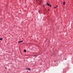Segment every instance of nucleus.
<instances>
[{"label":"nucleus","mask_w":73,"mask_h":73,"mask_svg":"<svg viewBox=\"0 0 73 73\" xmlns=\"http://www.w3.org/2000/svg\"><path fill=\"white\" fill-rule=\"evenodd\" d=\"M48 3H46V5H47L48 6H49L50 5Z\"/></svg>","instance_id":"f257e3e1"},{"label":"nucleus","mask_w":73,"mask_h":73,"mask_svg":"<svg viewBox=\"0 0 73 73\" xmlns=\"http://www.w3.org/2000/svg\"><path fill=\"white\" fill-rule=\"evenodd\" d=\"M23 42V41H19L18 42L19 43H21V42Z\"/></svg>","instance_id":"f03ea898"},{"label":"nucleus","mask_w":73,"mask_h":73,"mask_svg":"<svg viewBox=\"0 0 73 73\" xmlns=\"http://www.w3.org/2000/svg\"><path fill=\"white\" fill-rule=\"evenodd\" d=\"M65 2L64 1V2H63V5H65Z\"/></svg>","instance_id":"7ed1b4c3"},{"label":"nucleus","mask_w":73,"mask_h":73,"mask_svg":"<svg viewBox=\"0 0 73 73\" xmlns=\"http://www.w3.org/2000/svg\"><path fill=\"white\" fill-rule=\"evenodd\" d=\"M24 52H26V50H24Z\"/></svg>","instance_id":"20e7f679"},{"label":"nucleus","mask_w":73,"mask_h":73,"mask_svg":"<svg viewBox=\"0 0 73 73\" xmlns=\"http://www.w3.org/2000/svg\"><path fill=\"white\" fill-rule=\"evenodd\" d=\"M3 40V38H0V40Z\"/></svg>","instance_id":"39448f33"},{"label":"nucleus","mask_w":73,"mask_h":73,"mask_svg":"<svg viewBox=\"0 0 73 73\" xmlns=\"http://www.w3.org/2000/svg\"><path fill=\"white\" fill-rule=\"evenodd\" d=\"M27 69L28 70H30V69H29V68H28Z\"/></svg>","instance_id":"423d86ee"},{"label":"nucleus","mask_w":73,"mask_h":73,"mask_svg":"<svg viewBox=\"0 0 73 73\" xmlns=\"http://www.w3.org/2000/svg\"><path fill=\"white\" fill-rule=\"evenodd\" d=\"M49 6H50V7H51V5H50Z\"/></svg>","instance_id":"0eeeda50"},{"label":"nucleus","mask_w":73,"mask_h":73,"mask_svg":"<svg viewBox=\"0 0 73 73\" xmlns=\"http://www.w3.org/2000/svg\"><path fill=\"white\" fill-rule=\"evenodd\" d=\"M58 5H57L56 6V7H58Z\"/></svg>","instance_id":"6e6552de"},{"label":"nucleus","mask_w":73,"mask_h":73,"mask_svg":"<svg viewBox=\"0 0 73 73\" xmlns=\"http://www.w3.org/2000/svg\"><path fill=\"white\" fill-rule=\"evenodd\" d=\"M57 7H54L55 8H56Z\"/></svg>","instance_id":"1a4fd4ad"},{"label":"nucleus","mask_w":73,"mask_h":73,"mask_svg":"<svg viewBox=\"0 0 73 73\" xmlns=\"http://www.w3.org/2000/svg\"><path fill=\"white\" fill-rule=\"evenodd\" d=\"M48 10H49V9H48Z\"/></svg>","instance_id":"9d476101"}]
</instances>
